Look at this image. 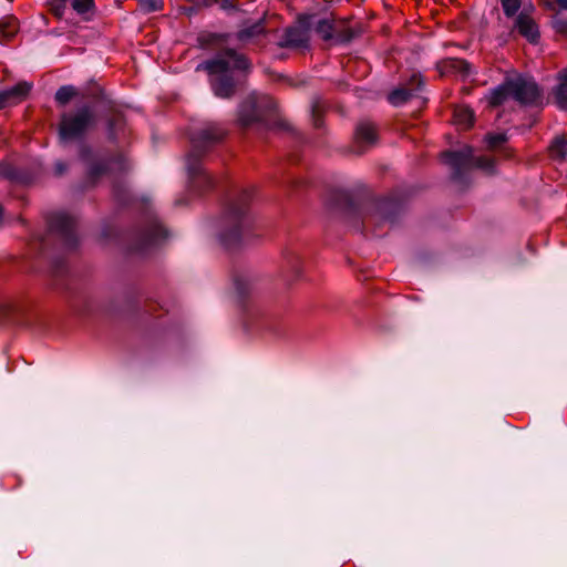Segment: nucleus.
Here are the masks:
<instances>
[{
	"instance_id": "obj_1",
	"label": "nucleus",
	"mask_w": 567,
	"mask_h": 567,
	"mask_svg": "<svg viewBox=\"0 0 567 567\" xmlns=\"http://www.w3.org/2000/svg\"><path fill=\"white\" fill-rule=\"evenodd\" d=\"M266 35V13L255 22L245 20L243 27L234 34L204 32L198 35L202 49H217L210 59L196 66V71H205L208 74L209 86L216 97L231 100L245 87L254 70L251 60L245 53L227 45L230 38L234 37L237 42L245 45Z\"/></svg>"
},
{
	"instance_id": "obj_2",
	"label": "nucleus",
	"mask_w": 567,
	"mask_h": 567,
	"mask_svg": "<svg viewBox=\"0 0 567 567\" xmlns=\"http://www.w3.org/2000/svg\"><path fill=\"white\" fill-rule=\"evenodd\" d=\"M47 225L48 233L39 239V247L41 254L49 258L53 285L65 295L75 312L80 315L96 312L97 302L70 269L64 256L79 246L75 218L64 212H54L48 215Z\"/></svg>"
},
{
	"instance_id": "obj_3",
	"label": "nucleus",
	"mask_w": 567,
	"mask_h": 567,
	"mask_svg": "<svg viewBox=\"0 0 567 567\" xmlns=\"http://www.w3.org/2000/svg\"><path fill=\"white\" fill-rule=\"evenodd\" d=\"M97 121L99 117L93 105L82 103L63 112L56 128L60 144L80 143L79 158L86 165V181L91 186H94L106 174L125 173L130 168L123 154L99 153L83 143L89 133L96 127Z\"/></svg>"
},
{
	"instance_id": "obj_4",
	"label": "nucleus",
	"mask_w": 567,
	"mask_h": 567,
	"mask_svg": "<svg viewBox=\"0 0 567 567\" xmlns=\"http://www.w3.org/2000/svg\"><path fill=\"white\" fill-rule=\"evenodd\" d=\"M329 212L357 228L378 230L394 225L404 209V200L398 195L375 198L359 189H333L328 197Z\"/></svg>"
},
{
	"instance_id": "obj_5",
	"label": "nucleus",
	"mask_w": 567,
	"mask_h": 567,
	"mask_svg": "<svg viewBox=\"0 0 567 567\" xmlns=\"http://www.w3.org/2000/svg\"><path fill=\"white\" fill-rule=\"evenodd\" d=\"M114 199L125 207L136 204L141 212L137 223L130 229L124 239L127 254L146 257L161 248L168 238V230L157 217L147 198L138 203L123 181H114L112 186Z\"/></svg>"
},
{
	"instance_id": "obj_6",
	"label": "nucleus",
	"mask_w": 567,
	"mask_h": 567,
	"mask_svg": "<svg viewBox=\"0 0 567 567\" xmlns=\"http://www.w3.org/2000/svg\"><path fill=\"white\" fill-rule=\"evenodd\" d=\"M228 128L218 122H205L190 133V150L185 157L188 189L197 195L212 190L216 181L204 167L205 157L221 145Z\"/></svg>"
},
{
	"instance_id": "obj_7",
	"label": "nucleus",
	"mask_w": 567,
	"mask_h": 567,
	"mask_svg": "<svg viewBox=\"0 0 567 567\" xmlns=\"http://www.w3.org/2000/svg\"><path fill=\"white\" fill-rule=\"evenodd\" d=\"M252 193L241 189L226 203L217 223V239L226 249L238 248L252 231L254 217L249 209Z\"/></svg>"
},
{
	"instance_id": "obj_8",
	"label": "nucleus",
	"mask_w": 567,
	"mask_h": 567,
	"mask_svg": "<svg viewBox=\"0 0 567 567\" xmlns=\"http://www.w3.org/2000/svg\"><path fill=\"white\" fill-rule=\"evenodd\" d=\"M237 303L245 313V327L247 330H266L274 334L279 333V319L269 315H259L250 309L255 296L252 277L248 274L238 272L233 277Z\"/></svg>"
},
{
	"instance_id": "obj_9",
	"label": "nucleus",
	"mask_w": 567,
	"mask_h": 567,
	"mask_svg": "<svg viewBox=\"0 0 567 567\" xmlns=\"http://www.w3.org/2000/svg\"><path fill=\"white\" fill-rule=\"evenodd\" d=\"M442 161L452 169L451 179L462 186L470 183L467 172L480 168L487 174L495 173V159L487 156H476L472 146L465 145L460 150H449L442 153Z\"/></svg>"
},
{
	"instance_id": "obj_10",
	"label": "nucleus",
	"mask_w": 567,
	"mask_h": 567,
	"mask_svg": "<svg viewBox=\"0 0 567 567\" xmlns=\"http://www.w3.org/2000/svg\"><path fill=\"white\" fill-rule=\"evenodd\" d=\"M276 110L277 103L271 96L251 93L239 104L237 123L243 130L252 126L268 128L269 120L275 116Z\"/></svg>"
},
{
	"instance_id": "obj_11",
	"label": "nucleus",
	"mask_w": 567,
	"mask_h": 567,
	"mask_svg": "<svg viewBox=\"0 0 567 567\" xmlns=\"http://www.w3.org/2000/svg\"><path fill=\"white\" fill-rule=\"evenodd\" d=\"M313 18L315 14L310 13L298 14L296 23L284 30L277 45L282 49H308Z\"/></svg>"
},
{
	"instance_id": "obj_12",
	"label": "nucleus",
	"mask_w": 567,
	"mask_h": 567,
	"mask_svg": "<svg viewBox=\"0 0 567 567\" xmlns=\"http://www.w3.org/2000/svg\"><path fill=\"white\" fill-rule=\"evenodd\" d=\"M93 102L100 104L106 113V133L107 140L113 143H118L120 133L124 132L125 118L124 115L115 110L114 102L105 94L103 90L93 94Z\"/></svg>"
},
{
	"instance_id": "obj_13",
	"label": "nucleus",
	"mask_w": 567,
	"mask_h": 567,
	"mask_svg": "<svg viewBox=\"0 0 567 567\" xmlns=\"http://www.w3.org/2000/svg\"><path fill=\"white\" fill-rule=\"evenodd\" d=\"M514 100L520 105L539 106L543 104V90L532 78H513Z\"/></svg>"
},
{
	"instance_id": "obj_14",
	"label": "nucleus",
	"mask_w": 567,
	"mask_h": 567,
	"mask_svg": "<svg viewBox=\"0 0 567 567\" xmlns=\"http://www.w3.org/2000/svg\"><path fill=\"white\" fill-rule=\"evenodd\" d=\"M0 176L13 184L30 185L37 177L31 166H17L8 162H0Z\"/></svg>"
},
{
	"instance_id": "obj_15",
	"label": "nucleus",
	"mask_w": 567,
	"mask_h": 567,
	"mask_svg": "<svg viewBox=\"0 0 567 567\" xmlns=\"http://www.w3.org/2000/svg\"><path fill=\"white\" fill-rule=\"evenodd\" d=\"M378 141L375 125L368 121H360L354 130V153L362 155L368 147L374 145Z\"/></svg>"
},
{
	"instance_id": "obj_16",
	"label": "nucleus",
	"mask_w": 567,
	"mask_h": 567,
	"mask_svg": "<svg viewBox=\"0 0 567 567\" xmlns=\"http://www.w3.org/2000/svg\"><path fill=\"white\" fill-rule=\"evenodd\" d=\"M281 274L287 281H291L300 277L301 258L297 246H288L282 251Z\"/></svg>"
},
{
	"instance_id": "obj_17",
	"label": "nucleus",
	"mask_w": 567,
	"mask_h": 567,
	"mask_svg": "<svg viewBox=\"0 0 567 567\" xmlns=\"http://www.w3.org/2000/svg\"><path fill=\"white\" fill-rule=\"evenodd\" d=\"M141 300L142 295L140 290L136 287H131L125 291L123 306L120 307L116 301H112L105 307L104 311L111 316L132 313L140 308Z\"/></svg>"
},
{
	"instance_id": "obj_18",
	"label": "nucleus",
	"mask_w": 567,
	"mask_h": 567,
	"mask_svg": "<svg viewBox=\"0 0 567 567\" xmlns=\"http://www.w3.org/2000/svg\"><path fill=\"white\" fill-rule=\"evenodd\" d=\"M514 29L530 44H538L540 40L539 27L526 12L522 11L514 21Z\"/></svg>"
},
{
	"instance_id": "obj_19",
	"label": "nucleus",
	"mask_w": 567,
	"mask_h": 567,
	"mask_svg": "<svg viewBox=\"0 0 567 567\" xmlns=\"http://www.w3.org/2000/svg\"><path fill=\"white\" fill-rule=\"evenodd\" d=\"M32 83L21 81L10 89L0 91V110L22 101L30 93Z\"/></svg>"
},
{
	"instance_id": "obj_20",
	"label": "nucleus",
	"mask_w": 567,
	"mask_h": 567,
	"mask_svg": "<svg viewBox=\"0 0 567 567\" xmlns=\"http://www.w3.org/2000/svg\"><path fill=\"white\" fill-rule=\"evenodd\" d=\"M513 79H505L499 85L489 90L487 95L488 105L491 107H498L504 104L508 97L514 99Z\"/></svg>"
},
{
	"instance_id": "obj_21",
	"label": "nucleus",
	"mask_w": 567,
	"mask_h": 567,
	"mask_svg": "<svg viewBox=\"0 0 567 567\" xmlns=\"http://www.w3.org/2000/svg\"><path fill=\"white\" fill-rule=\"evenodd\" d=\"M362 32L363 29L361 24L350 27L348 25V20L343 19L339 23H336L334 42L337 44L347 45L351 43L355 38L360 37Z\"/></svg>"
},
{
	"instance_id": "obj_22",
	"label": "nucleus",
	"mask_w": 567,
	"mask_h": 567,
	"mask_svg": "<svg viewBox=\"0 0 567 567\" xmlns=\"http://www.w3.org/2000/svg\"><path fill=\"white\" fill-rule=\"evenodd\" d=\"M23 307L18 301L0 297V318L13 323H21Z\"/></svg>"
},
{
	"instance_id": "obj_23",
	"label": "nucleus",
	"mask_w": 567,
	"mask_h": 567,
	"mask_svg": "<svg viewBox=\"0 0 567 567\" xmlns=\"http://www.w3.org/2000/svg\"><path fill=\"white\" fill-rule=\"evenodd\" d=\"M440 70L442 74H458L465 79L472 73V64L464 59L449 58L442 61Z\"/></svg>"
},
{
	"instance_id": "obj_24",
	"label": "nucleus",
	"mask_w": 567,
	"mask_h": 567,
	"mask_svg": "<svg viewBox=\"0 0 567 567\" xmlns=\"http://www.w3.org/2000/svg\"><path fill=\"white\" fill-rule=\"evenodd\" d=\"M554 103L561 111H567V68L557 73V84L551 90Z\"/></svg>"
},
{
	"instance_id": "obj_25",
	"label": "nucleus",
	"mask_w": 567,
	"mask_h": 567,
	"mask_svg": "<svg viewBox=\"0 0 567 567\" xmlns=\"http://www.w3.org/2000/svg\"><path fill=\"white\" fill-rule=\"evenodd\" d=\"M312 27H315L316 33L324 42L334 41L336 22L329 18L319 19Z\"/></svg>"
},
{
	"instance_id": "obj_26",
	"label": "nucleus",
	"mask_w": 567,
	"mask_h": 567,
	"mask_svg": "<svg viewBox=\"0 0 567 567\" xmlns=\"http://www.w3.org/2000/svg\"><path fill=\"white\" fill-rule=\"evenodd\" d=\"M326 102L320 96L316 95L311 99L310 116L312 124L317 130L323 127V115L326 113Z\"/></svg>"
},
{
	"instance_id": "obj_27",
	"label": "nucleus",
	"mask_w": 567,
	"mask_h": 567,
	"mask_svg": "<svg viewBox=\"0 0 567 567\" xmlns=\"http://www.w3.org/2000/svg\"><path fill=\"white\" fill-rule=\"evenodd\" d=\"M19 25L17 18L7 16L0 19V43L10 41L18 32Z\"/></svg>"
},
{
	"instance_id": "obj_28",
	"label": "nucleus",
	"mask_w": 567,
	"mask_h": 567,
	"mask_svg": "<svg viewBox=\"0 0 567 567\" xmlns=\"http://www.w3.org/2000/svg\"><path fill=\"white\" fill-rule=\"evenodd\" d=\"M550 156L555 161L567 158V134L557 135L549 145Z\"/></svg>"
},
{
	"instance_id": "obj_29",
	"label": "nucleus",
	"mask_w": 567,
	"mask_h": 567,
	"mask_svg": "<svg viewBox=\"0 0 567 567\" xmlns=\"http://www.w3.org/2000/svg\"><path fill=\"white\" fill-rule=\"evenodd\" d=\"M453 117L456 124L463 126V128H470L474 124L475 114L470 106H456L453 111Z\"/></svg>"
},
{
	"instance_id": "obj_30",
	"label": "nucleus",
	"mask_w": 567,
	"mask_h": 567,
	"mask_svg": "<svg viewBox=\"0 0 567 567\" xmlns=\"http://www.w3.org/2000/svg\"><path fill=\"white\" fill-rule=\"evenodd\" d=\"M414 94L405 86L396 87L388 94V101L393 106L405 104Z\"/></svg>"
},
{
	"instance_id": "obj_31",
	"label": "nucleus",
	"mask_w": 567,
	"mask_h": 567,
	"mask_svg": "<svg viewBox=\"0 0 567 567\" xmlns=\"http://www.w3.org/2000/svg\"><path fill=\"white\" fill-rule=\"evenodd\" d=\"M78 94L73 85H62L55 92L54 99L58 104L66 105Z\"/></svg>"
},
{
	"instance_id": "obj_32",
	"label": "nucleus",
	"mask_w": 567,
	"mask_h": 567,
	"mask_svg": "<svg viewBox=\"0 0 567 567\" xmlns=\"http://www.w3.org/2000/svg\"><path fill=\"white\" fill-rule=\"evenodd\" d=\"M69 4L80 16H85L95 9L94 0H69Z\"/></svg>"
},
{
	"instance_id": "obj_33",
	"label": "nucleus",
	"mask_w": 567,
	"mask_h": 567,
	"mask_svg": "<svg viewBox=\"0 0 567 567\" xmlns=\"http://www.w3.org/2000/svg\"><path fill=\"white\" fill-rule=\"evenodd\" d=\"M504 14L507 18H516L522 7L520 0H501Z\"/></svg>"
},
{
	"instance_id": "obj_34",
	"label": "nucleus",
	"mask_w": 567,
	"mask_h": 567,
	"mask_svg": "<svg viewBox=\"0 0 567 567\" xmlns=\"http://www.w3.org/2000/svg\"><path fill=\"white\" fill-rule=\"evenodd\" d=\"M138 6L144 13H152L163 9L164 0H138Z\"/></svg>"
},
{
	"instance_id": "obj_35",
	"label": "nucleus",
	"mask_w": 567,
	"mask_h": 567,
	"mask_svg": "<svg viewBox=\"0 0 567 567\" xmlns=\"http://www.w3.org/2000/svg\"><path fill=\"white\" fill-rule=\"evenodd\" d=\"M424 86V79L420 73H413L405 87L409 90H412V93L415 94L423 90Z\"/></svg>"
},
{
	"instance_id": "obj_36",
	"label": "nucleus",
	"mask_w": 567,
	"mask_h": 567,
	"mask_svg": "<svg viewBox=\"0 0 567 567\" xmlns=\"http://www.w3.org/2000/svg\"><path fill=\"white\" fill-rule=\"evenodd\" d=\"M508 140L506 133H495V134H487L486 135V143L489 148L494 150L504 143H506Z\"/></svg>"
},
{
	"instance_id": "obj_37",
	"label": "nucleus",
	"mask_w": 567,
	"mask_h": 567,
	"mask_svg": "<svg viewBox=\"0 0 567 567\" xmlns=\"http://www.w3.org/2000/svg\"><path fill=\"white\" fill-rule=\"evenodd\" d=\"M551 28L556 33L567 38V19L560 17L559 14H555L551 19Z\"/></svg>"
},
{
	"instance_id": "obj_38",
	"label": "nucleus",
	"mask_w": 567,
	"mask_h": 567,
	"mask_svg": "<svg viewBox=\"0 0 567 567\" xmlns=\"http://www.w3.org/2000/svg\"><path fill=\"white\" fill-rule=\"evenodd\" d=\"M217 4H219L220 10L225 11L228 16H231L237 12H244V10L240 9L236 0H219Z\"/></svg>"
},
{
	"instance_id": "obj_39",
	"label": "nucleus",
	"mask_w": 567,
	"mask_h": 567,
	"mask_svg": "<svg viewBox=\"0 0 567 567\" xmlns=\"http://www.w3.org/2000/svg\"><path fill=\"white\" fill-rule=\"evenodd\" d=\"M68 4H69V0H51L50 1L51 11L59 19L63 18Z\"/></svg>"
},
{
	"instance_id": "obj_40",
	"label": "nucleus",
	"mask_w": 567,
	"mask_h": 567,
	"mask_svg": "<svg viewBox=\"0 0 567 567\" xmlns=\"http://www.w3.org/2000/svg\"><path fill=\"white\" fill-rule=\"evenodd\" d=\"M287 85L291 86V87H302L305 85H307V80L305 78H287V82H286Z\"/></svg>"
},
{
	"instance_id": "obj_41",
	"label": "nucleus",
	"mask_w": 567,
	"mask_h": 567,
	"mask_svg": "<svg viewBox=\"0 0 567 567\" xmlns=\"http://www.w3.org/2000/svg\"><path fill=\"white\" fill-rule=\"evenodd\" d=\"M192 3V12L197 13L202 9L207 8V2L205 0H188Z\"/></svg>"
},
{
	"instance_id": "obj_42",
	"label": "nucleus",
	"mask_w": 567,
	"mask_h": 567,
	"mask_svg": "<svg viewBox=\"0 0 567 567\" xmlns=\"http://www.w3.org/2000/svg\"><path fill=\"white\" fill-rule=\"evenodd\" d=\"M68 171V164L62 161H56L54 164V175L62 176Z\"/></svg>"
},
{
	"instance_id": "obj_43",
	"label": "nucleus",
	"mask_w": 567,
	"mask_h": 567,
	"mask_svg": "<svg viewBox=\"0 0 567 567\" xmlns=\"http://www.w3.org/2000/svg\"><path fill=\"white\" fill-rule=\"evenodd\" d=\"M117 235V230L112 226H105L102 230V236L106 239L116 238Z\"/></svg>"
},
{
	"instance_id": "obj_44",
	"label": "nucleus",
	"mask_w": 567,
	"mask_h": 567,
	"mask_svg": "<svg viewBox=\"0 0 567 567\" xmlns=\"http://www.w3.org/2000/svg\"><path fill=\"white\" fill-rule=\"evenodd\" d=\"M267 73L269 75H271L274 78L275 81H282V82H287V75L282 74V73H276V72H272V71H267Z\"/></svg>"
},
{
	"instance_id": "obj_45",
	"label": "nucleus",
	"mask_w": 567,
	"mask_h": 567,
	"mask_svg": "<svg viewBox=\"0 0 567 567\" xmlns=\"http://www.w3.org/2000/svg\"><path fill=\"white\" fill-rule=\"evenodd\" d=\"M290 183L292 184L293 187L303 186V182L302 181L292 179V181H290Z\"/></svg>"
},
{
	"instance_id": "obj_46",
	"label": "nucleus",
	"mask_w": 567,
	"mask_h": 567,
	"mask_svg": "<svg viewBox=\"0 0 567 567\" xmlns=\"http://www.w3.org/2000/svg\"><path fill=\"white\" fill-rule=\"evenodd\" d=\"M184 11H185V13H186V14H188V16H193L194 13L192 12V3H189V6H188V7H185V8H184Z\"/></svg>"
},
{
	"instance_id": "obj_47",
	"label": "nucleus",
	"mask_w": 567,
	"mask_h": 567,
	"mask_svg": "<svg viewBox=\"0 0 567 567\" xmlns=\"http://www.w3.org/2000/svg\"><path fill=\"white\" fill-rule=\"evenodd\" d=\"M205 2H207V8H209L214 4H217V2H219V0H205Z\"/></svg>"
},
{
	"instance_id": "obj_48",
	"label": "nucleus",
	"mask_w": 567,
	"mask_h": 567,
	"mask_svg": "<svg viewBox=\"0 0 567 567\" xmlns=\"http://www.w3.org/2000/svg\"><path fill=\"white\" fill-rule=\"evenodd\" d=\"M184 204H186V199H184V198H178V199H176V202H175V205H177V206H179V205H184Z\"/></svg>"
}]
</instances>
